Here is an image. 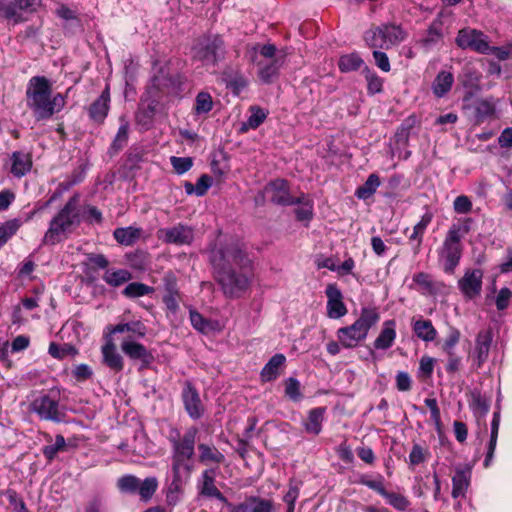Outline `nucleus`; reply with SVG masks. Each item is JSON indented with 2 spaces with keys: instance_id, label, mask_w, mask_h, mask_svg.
<instances>
[{
  "instance_id": "f257e3e1",
  "label": "nucleus",
  "mask_w": 512,
  "mask_h": 512,
  "mask_svg": "<svg viewBox=\"0 0 512 512\" xmlns=\"http://www.w3.org/2000/svg\"><path fill=\"white\" fill-rule=\"evenodd\" d=\"M197 434L198 429L195 426L189 427L184 434H181L177 428H172L169 432L168 440L171 444V469L173 473L166 494L169 505L178 503L183 486L193 471Z\"/></svg>"
},
{
  "instance_id": "f03ea898",
  "label": "nucleus",
  "mask_w": 512,
  "mask_h": 512,
  "mask_svg": "<svg viewBox=\"0 0 512 512\" xmlns=\"http://www.w3.org/2000/svg\"><path fill=\"white\" fill-rule=\"evenodd\" d=\"M51 93L52 85L46 77L34 76L29 80L26 102L37 121L51 118L64 107L63 96L58 93L52 97Z\"/></svg>"
},
{
  "instance_id": "7ed1b4c3",
  "label": "nucleus",
  "mask_w": 512,
  "mask_h": 512,
  "mask_svg": "<svg viewBox=\"0 0 512 512\" xmlns=\"http://www.w3.org/2000/svg\"><path fill=\"white\" fill-rule=\"evenodd\" d=\"M80 196L74 194L63 208L51 219L49 227L44 234V245H55L67 238L72 227L80 223L79 213Z\"/></svg>"
},
{
  "instance_id": "20e7f679",
  "label": "nucleus",
  "mask_w": 512,
  "mask_h": 512,
  "mask_svg": "<svg viewBox=\"0 0 512 512\" xmlns=\"http://www.w3.org/2000/svg\"><path fill=\"white\" fill-rule=\"evenodd\" d=\"M209 261L213 268L214 276L226 272V270L251 269L252 261L237 241L220 242L209 253Z\"/></svg>"
},
{
  "instance_id": "39448f33",
  "label": "nucleus",
  "mask_w": 512,
  "mask_h": 512,
  "mask_svg": "<svg viewBox=\"0 0 512 512\" xmlns=\"http://www.w3.org/2000/svg\"><path fill=\"white\" fill-rule=\"evenodd\" d=\"M470 222L471 220L467 219L463 225L452 224L438 250L439 258L443 262V270L447 274H453L460 263L463 252L461 241L470 231Z\"/></svg>"
},
{
  "instance_id": "423d86ee",
  "label": "nucleus",
  "mask_w": 512,
  "mask_h": 512,
  "mask_svg": "<svg viewBox=\"0 0 512 512\" xmlns=\"http://www.w3.org/2000/svg\"><path fill=\"white\" fill-rule=\"evenodd\" d=\"M379 319L380 315L376 308H362L359 318L352 325L337 330V338L341 346L355 348L366 339L370 328L375 326Z\"/></svg>"
},
{
  "instance_id": "0eeeda50",
  "label": "nucleus",
  "mask_w": 512,
  "mask_h": 512,
  "mask_svg": "<svg viewBox=\"0 0 512 512\" xmlns=\"http://www.w3.org/2000/svg\"><path fill=\"white\" fill-rule=\"evenodd\" d=\"M247 270L239 269L237 271L236 268H233L214 276L226 297L235 299L246 293L251 285V275L248 274Z\"/></svg>"
},
{
  "instance_id": "6e6552de",
  "label": "nucleus",
  "mask_w": 512,
  "mask_h": 512,
  "mask_svg": "<svg viewBox=\"0 0 512 512\" xmlns=\"http://www.w3.org/2000/svg\"><path fill=\"white\" fill-rule=\"evenodd\" d=\"M53 393V391L51 392ZM30 413L36 414L40 420L60 423L64 421L66 414L61 409L57 395L40 394L36 396L28 406Z\"/></svg>"
},
{
  "instance_id": "1a4fd4ad",
  "label": "nucleus",
  "mask_w": 512,
  "mask_h": 512,
  "mask_svg": "<svg viewBox=\"0 0 512 512\" xmlns=\"http://www.w3.org/2000/svg\"><path fill=\"white\" fill-rule=\"evenodd\" d=\"M406 33L397 25H381L366 32L365 40L372 47L389 48L405 39Z\"/></svg>"
},
{
  "instance_id": "9d476101",
  "label": "nucleus",
  "mask_w": 512,
  "mask_h": 512,
  "mask_svg": "<svg viewBox=\"0 0 512 512\" xmlns=\"http://www.w3.org/2000/svg\"><path fill=\"white\" fill-rule=\"evenodd\" d=\"M456 44L462 49H470L480 54H489L490 39L482 31L465 27L458 31Z\"/></svg>"
},
{
  "instance_id": "9b49d317",
  "label": "nucleus",
  "mask_w": 512,
  "mask_h": 512,
  "mask_svg": "<svg viewBox=\"0 0 512 512\" xmlns=\"http://www.w3.org/2000/svg\"><path fill=\"white\" fill-rule=\"evenodd\" d=\"M153 86L167 95H177L182 90L184 78L169 66H159L152 78Z\"/></svg>"
},
{
  "instance_id": "f8f14e48",
  "label": "nucleus",
  "mask_w": 512,
  "mask_h": 512,
  "mask_svg": "<svg viewBox=\"0 0 512 512\" xmlns=\"http://www.w3.org/2000/svg\"><path fill=\"white\" fill-rule=\"evenodd\" d=\"M157 237L166 244L190 245L194 240V230L190 226L179 223L173 227L159 229Z\"/></svg>"
},
{
  "instance_id": "ddd939ff",
  "label": "nucleus",
  "mask_w": 512,
  "mask_h": 512,
  "mask_svg": "<svg viewBox=\"0 0 512 512\" xmlns=\"http://www.w3.org/2000/svg\"><path fill=\"white\" fill-rule=\"evenodd\" d=\"M121 351L131 360L140 363V370L147 369L154 362V355L141 343L136 342L132 337L123 339Z\"/></svg>"
},
{
  "instance_id": "4468645a",
  "label": "nucleus",
  "mask_w": 512,
  "mask_h": 512,
  "mask_svg": "<svg viewBox=\"0 0 512 512\" xmlns=\"http://www.w3.org/2000/svg\"><path fill=\"white\" fill-rule=\"evenodd\" d=\"M264 192L275 205L288 206L301 203L300 198H294L290 195L288 183L284 179L271 181L265 186Z\"/></svg>"
},
{
  "instance_id": "2eb2a0df",
  "label": "nucleus",
  "mask_w": 512,
  "mask_h": 512,
  "mask_svg": "<svg viewBox=\"0 0 512 512\" xmlns=\"http://www.w3.org/2000/svg\"><path fill=\"white\" fill-rule=\"evenodd\" d=\"M182 402L185 411L193 420L200 419L205 413V406L202 403L197 389L191 382L186 381L181 393Z\"/></svg>"
},
{
  "instance_id": "dca6fc26",
  "label": "nucleus",
  "mask_w": 512,
  "mask_h": 512,
  "mask_svg": "<svg viewBox=\"0 0 512 512\" xmlns=\"http://www.w3.org/2000/svg\"><path fill=\"white\" fill-rule=\"evenodd\" d=\"M224 46L220 37L214 36L200 43L196 48L195 60L214 63L223 59Z\"/></svg>"
},
{
  "instance_id": "f3484780",
  "label": "nucleus",
  "mask_w": 512,
  "mask_h": 512,
  "mask_svg": "<svg viewBox=\"0 0 512 512\" xmlns=\"http://www.w3.org/2000/svg\"><path fill=\"white\" fill-rule=\"evenodd\" d=\"M483 271L481 269H467L458 280V288L466 299H474L482 291Z\"/></svg>"
},
{
  "instance_id": "a211bd4d",
  "label": "nucleus",
  "mask_w": 512,
  "mask_h": 512,
  "mask_svg": "<svg viewBox=\"0 0 512 512\" xmlns=\"http://www.w3.org/2000/svg\"><path fill=\"white\" fill-rule=\"evenodd\" d=\"M327 316L331 319H338L346 315L347 308L343 302V296L336 284H329L326 287Z\"/></svg>"
},
{
  "instance_id": "6ab92c4d",
  "label": "nucleus",
  "mask_w": 512,
  "mask_h": 512,
  "mask_svg": "<svg viewBox=\"0 0 512 512\" xmlns=\"http://www.w3.org/2000/svg\"><path fill=\"white\" fill-rule=\"evenodd\" d=\"M110 103V90L106 86L101 95L89 106L88 114L92 121L101 124L108 115Z\"/></svg>"
},
{
  "instance_id": "aec40b11",
  "label": "nucleus",
  "mask_w": 512,
  "mask_h": 512,
  "mask_svg": "<svg viewBox=\"0 0 512 512\" xmlns=\"http://www.w3.org/2000/svg\"><path fill=\"white\" fill-rule=\"evenodd\" d=\"M217 80L225 84L234 95H239L248 86L247 79L239 71L230 68L219 73Z\"/></svg>"
},
{
  "instance_id": "412c9836",
  "label": "nucleus",
  "mask_w": 512,
  "mask_h": 512,
  "mask_svg": "<svg viewBox=\"0 0 512 512\" xmlns=\"http://www.w3.org/2000/svg\"><path fill=\"white\" fill-rule=\"evenodd\" d=\"M492 343V334L489 330L480 331L476 337V345L473 354V360L476 367L480 368L488 359L489 351Z\"/></svg>"
},
{
  "instance_id": "4be33fe9",
  "label": "nucleus",
  "mask_w": 512,
  "mask_h": 512,
  "mask_svg": "<svg viewBox=\"0 0 512 512\" xmlns=\"http://www.w3.org/2000/svg\"><path fill=\"white\" fill-rule=\"evenodd\" d=\"M234 510L242 512H272L274 510V503L270 499L259 496H248Z\"/></svg>"
},
{
  "instance_id": "5701e85b",
  "label": "nucleus",
  "mask_w": 512,
  "mask_h": 512,
  "mask_svg": "<svg viewBox=\"0 0 512 512\" xmlns=\"http://www.w3.org/2000/svg\"><path fill=\"white\" fill-rule=\"evenodd\" d=\"M215 470L206 469L202 473V483L200 493L206 497H214L222 503H227V498L215 486Z\"/></svg>"
},
{
  "instance_id": "b1692460",
  "label": "nucleus",
  "mask_w": 512,
  "mask_h": 512,
  "mask_svg": "<svg viewBox=\"0 0 512 512\" xmlns=\"http://www.w3.org/2000/svg\"><path fill=\"white\" fill-rule=\"evenodd\" d=\"M471 470L469 468L456 469L455 475L452 477V497H465L470 485Z\"/></svg>"
},
{
  "instance_id": "393cba45",
  "label": "nucleus",
  "mask_w": 512,
  "mask_h": 512,
  "mask_svg": "<svg viewBox=\"0 0 512 512\" xmlns=\"http://www.w3.org/2000/svg\"><path fill=\"white\" fill-rule=\"evenodd\" d=\"M256 53L263 56L266 60H271L275 63H283L290 61L288 58L289 52L287 48L278 49L274 44L267 43L265 45H257L254 47Z\"/></svg>"
},
{
  "instance_id": "a878e982",
  "label": "nucleus",
  "mask_w": 512,
  "mask_h": 512,
  "mask_svg": "<svg viewBox=\"0 0 512 512\" xmlns=\"http://www.w3.org/2000/svg\"><path fill=\"white\" fill-rule=\"evenodd\" d=\"M395 326L394 320H387L383 323L382 330L373 344L375 349L386 350L393 345L396 338Z\"/></svg>"
},
{
  "instance_id": "bb28decb",
  "label": "nucleus",
  "mask_w": 512,
  "mask_h": 512,
  "mask_svg": "<svg viewBox=\"0 0 512 512\" xmlns=\"http://www.w3.org/2000/svg\"><path fill=\"white\" fill-rule=\"evenodd\" d=\"M103 362L113 371L120 372L123 370V358L117 352L115 344L109 340L102 347Z\"/></svg>"
},
{
  "instance_id": "cd10ccee",
  "label": "nucleus",
  "mask_w": 512,
  "mask_h": 512,
  "mask_svg": "<svg viewBox=\"0 0 512 512\" xmlns=\"http://www.w3.org/2000/svg\"><path fill=\"white\" fill-rule=\"evenodd\" d=\"M11 169L10 172L13 174V176L17 178H21L25 176L32 167V160L31 157L21 151H15L11 155Z\"/></svg>"
},
{
  "instance_id": "c85d7f7f",
  "label": "nucleus",
  "mask_w": 512,
  "mask_h": 512,
  "mask_svg": "<svg viewBox=\"0 0 512 512\" xmlns=\"http://www.w3.org/2000/svg\"><path fill=\"white\" fill-rule=\"evenodd\" d=\"M434 215L431 211L427 210L421 217L420 221L413 227V231L411 235L409 236V240L411 242H416V246L414 249L415 253H418L420 251L422 242H423V236L427 229V227L432 222Z\"/></svg>"
},
{
  "instance_id": "c756f323",
  "label": "nucleus",
  "mask_w": 512,
  "mask_h": 512,
  "mask_svg": "<svg viewBox=\"0 0 512 512\" xmlns=\"http://www.w3.org/2000/svg\"><path fill=\"white\" fill-rule=\"evenodd\" d=\"M198 452L199 461L203 464H221L225 460L224 454L213 444L199 443Z\"/></svg>"
},
{
  "instance_id": "7c9ffc66",
  "label": "nucleus",
  "mask_w": 512,
  "mask_h": 512,
  "mask_svg": "<svg viewBox=\"0 0 512 512\" xmlns=\"http://www.w3.org/2000/svg\"><path fill=\"white\" fill-rule=\"evenodd\" d=\"M454 82L452 73L441 71L435 78L432 84V90L436 97L441 98L446 95Z\"/></svg>"
},
{
  "instance_id": "2f4dec72",
  "label": "nucleus",
  "mask_w": 512,
  "mask_h": 512,
  "mask_svg": "<svg viewBox=\"0 0 512 512\" xmlns=\"http://www.w3.org/2000/svg\"><path fill=\"white\" fill-rule=\"evenodd\" d=\"M325 408L318 407L309 411L308 418L304 423L307 433L318 435L322 430Z\"/></svg>"
},
{
  "instance_id": "473e14b6",
  "label": "nucleus",
  "mask_w": 512,
  "mask_h": 512,
  "mask_svg": "<svg viewBox=\"0 0 512 512\" xmlns=\"http://www.w3.org/2000/svg\"><path fill=\"white\" fill-rule=\"evenodd\" d=\"M499 425H500V413L494 412L493 419L491 422L490 440L488 443L487 453H486V457L484 460L485 467H489L493 460L494 452H495L496 444H497V439H498Z\"/></svg>"
},
{
  "instance_id": "72a5a7b5",
  "label": "nucleus",
  "mask_w": 512,
  "mask_h": 512,
  "mask_svg": "<svg viewBox=\"0 0 512 512\" xmlns=\"http://www.w3.org/2000/svg\"><path fill=\"white\" fill-rule=\"evenodd\" d=\"M141 232L142 230L140 228L129 226L116 228L113 232V236L118 243L129 246L140 238Z\"/></svg>"
},
{
  "instance_id": "f704fd0d",
  "label": "nucleus",
  "mask_w": 512,
  "mask_h": 512,
  "mask_svg": "<svg viewBox=\"0 0 512 512\" xmlns=\"http://www.w3.org/2000/svg\"><path fill=\"white\" fill-rule=\"evenodd\" d=\"M286 358L283 354H275L261 371L263 381L275 380L279 374V368L284 364Z\"/></svg>"
},
{
  "instance_id": "c9c22d12",
  "label": "nucleus",
  "mask_w": 512,
  "mask_h": 512,
  "mask_svg": "<svg viewBox=\"0 0 512 512\" xmlns=\"http://www.w3.org/2000/svg\"><path fill=\"white\" fill-rule=\"evenodd\" d=\"M129 332L131 335L128 337L143 338L146 335L147 329L145 325L140 321H133L128 323H120L113 327L111 333H124Z\"/></svg>"
},
{
  "instance_id": "e433bc0d",
  "label": "nucleus",
  "mask_w": 512,
  "mask_h": 512,
  "mask_svg": "<svg viewBox=\"0 0 512 512\" xmlns=\"http://www.w3.org/2000/svg\"><path fill=\"white\" fill-rule=\"evenodd\" d=\"M413 331L418 338L426 342L433 341L437 336V331L430 320L415 321Z\"/></svg>"
},
{
  "instance_id": "4c0bfd02",
  "label": "nucleus",
  "mask_w": 512,
  "mask_h": 512,
  "mask_svg": "<svg viewBox=\"0 0 512 512\" xmlns=\"http://www.w3.org/2000/svg\"><path fill=\"white\" fill-rule=\"evenodd\" d=\"M132 279V274L126 269L106 270L103 280L112 287H119Z\"/></svg>"
},
{
  "instance_id": "58836bf2",
  "label": "nucleus",
  "mask_w": 512,
  "mask_h": 512,
  "mask_svg": "<svg viewBox=\"0 0 512 512\" xmlns=\"http://www.w3.org/2000/svg\"><path fill=\"white\" fill-rule=\"evenodd\" d=\"M470 397L469 405L474 414L479 417H484L489 411L490 401L477 390L472 391Z\"/></svg>"
},
{
  "instance_id": "ea45409f",
  "label": "nucleus",
  "mask_w": 512,
  "mask_h": 512,
  "mask_svg": "<svg viewBox=\"0 0 512 512\" xmlns=\"http://www.w3.org/2000/svg\"><path fill=\"white\" fill-rule=\"evenodd\" d=\"M380 186V178L377 174H370L365 183L358 187L355 196L359 199L366 200L370 198Z\"/></svg>"
},
{
  "instance_id": "a19ab883",
  "label": "nucleus",
  "mask_w": 512,
  "mask_h": 512,
  "mask_svg": "<svg viewBox=\"0 0 512 512\" xmlns=\"http://www.w3.org/2000/svg\"><path fill=\"white\" fill-rule=\"evenodd\" d=\"M480 79V75L470 69H467L466 72L461 76V82L463 86L469 89V92L463 99L465 102L468 101L475 92L480 90Z\"/></svg>"
},
{
  "instance_id": "79ce46f5",
  "label": "nucleus",
  "mask_w": 512,
  "mask_h": 512,
  "mask_svg": "<svg viewBox=\"0 0 512 512\" xmlns=\"http://www.w3.org/2000/svg\"><path fill=\"white\" fill-rule=\"evenodd\" d=\"M125 259L128 266L135 270H146L149 265V255L147 252L142 250L127 253L125 255Z\"/></svg>"
},
{
  "instance_id": "37998d69",
  "label": "nucleus",
  "mask_w": 512,
  "mask_h": 512,
  "mask_svg": "<svg viewBox=\"0 0 512 512\" xmlns=\"http://www.w3.org/2000/svg\"><path fill=\"white\" fill-rule=\"evenodd\" d=\"M158 488V480L156 477H147L143 481L140 480L137 494L144 502H148Z\"/></svg>"
},
{
  "instance_id": "c03bdc74",
  "label": "nucleus",
  "mask_w": 512,
  "mask_h": 512,
  "mask_svg": "<svg viewBox=\"0 0 512 512\" xmlns=\"http://www.w3.org/2000/svg\"><path fill=\"white\" fill-rule=\"evenodd\" d=\"M154 292V288L140 282L129 283L122 294L127 298H138Z\"/></svg>"
},
{
  "instance_id": "a18cd8bd",
  "label": "nucleus",
  "mask_w": 512,
  "mask_h": 512,
  "mask_svg": "<svg viewBox=\"0 0 512 512\" xmlns=\"http://www.w3.org/2000/svg\"><path fill=\"white\" fill-rule=\"evenodd\" d=\"M48 352L53 358L59 360L64 359L67 356L74 357L78 354V350L73 345L67 343L58 345L55 342H51L49 344Z\"/></svg>"
},
{
  "instance_id": "49530a36",
  "label": "nucleus",
  "mask_w": 512,
  "mask_h": 512,
  "mask_svg": "<svg viewBox=\"0 0 512 512\" xmlns=\"http://www.w3.org/2000/svg\"><path fill=\"white\" fill-rule=\"evenodd\" d=\"M474 117L477 123L483 122L486 118L494 114V106L487 100H477L473 104Z\"/></svg>"
},
{
  "instance_id": "de8ad7c7",
  "label": "nucleus",
  "mask_w": 512,
  "mask_h": 512,
  "mask_svg": "<svg viewBox=\"0 0 512 512\" xmlns=\"http://www.w3.org/2000/svg\"><path fill=\"white\" fill-rule=\"evenodd\" d=\"M22 222L19 219H10L0 225V248L18 231Z\"/></svg>"
},
{
  "instance_id": "09e8293b",
  "label": "nucleus",
  "mask_w": 512,
  "mask_h": 512,
  "mask_svg": "<svg viewBox=\"0 0 512 512\" xmlns=\"http://www.w3.org/2000/svg\"><path fill=\"white\" fill-rule=\"evenodd\" d=\"M140 479L132 474H126L117 480V488L122 493L136 494Z\"/></svg>"
},
{
  "instance_id": "8fccbe9b",
  "label": "nucleus",
  "mask_w": 512,
  "mask_h": 512,
  "mask_svg": "<svg viewBox=\"0 0 512 512\" xmlns=\"http://www.w3.org/2000/svg\"><path fill=\"white\" fill-rule=\"evenodd\" d=\"M364 77L367 81L368 93L374 95L382 91L383 80L375 72L370 70L367 66L363 70Z\"/></svg>"
},
{
  "instance_id": "3c124183",
  "label": "nucleus",
  "mask_w": 512,
  "mask_h": 512,
  "mask_svg": "<svg viewBox=\"0 0 512 512\" xmlns=\"http://www.w3.org/2000/svg\"><path fill=\"white\" fill-rule=\"evenodd\" d=\"M213 108V100L208 92H199L195 99L194 112L197 115L206 114Z\"/></svg>"
},
{
  "instance_id": "603ef678",
  "label": "nucleus",
  "mask_w": 512,
  "mask_h": 512,
  "mask_svg": "<svg viewBox=\"0 0 512 512\" xmlns=\"http://www.w3.org/2000/svg\"><path fill=\"white\" fill-rule=\"evenodd\" d=\"M66 447L65 438L58 434L55 437V443L51 445H46L42 449V453L48 461H52L58 452L63 451Z\"/></svg>"
},
{
  "instance_id": "864d4df0",
  "label": "nucleus",
  "mask_w": 512,
  "mask_h": 512,
  "mask_svg": "<svg viewBox=\"0 0 512 512\" xmlns=\"http://www.w3.org/2000/svg\"><path fill=\"white\" fill-rule=\"evenodd\" d=\"M128 133H129V124L128 122H123L117 131V134L111 144V149L114 152L120 151L128 140Z\"/></svg>"
},
{
  "instance_id": "5fc2aeb1",
  "label": "nucleus",
  "mask_w": 512,
  "mask_h": 512,
  "mask_svg": "<svg viewBox=\"0 0 512 512\" xmlns=\"http://www.w3.org/2000/svg\"><path fill=\"white\" fill-rule=\"evenodd\" d=\"M285 395L294 402L301 400L300 382L296 378L290 377L285 381Z\"/></svg>"
},
{
  "instance_id": "6e6d98bb",
  "label": "nucleus",
  "mask_w": 512,
  "mask_h": 512,
  "mask_svg": "<svg viewBox=\"0 0 512 512\" xmlns=\"http://www.w3.org/2000/svg\"><path fill=\"white\" fill-rule=\"evenodd\" d=\"M257 75L261 83L271 84L278 78L279 70L277 66H261Z\"/></svg>"
},
{
  "instance_id": "4d7b16f0",
  "label": "nucleus",
  "mask_w": 512,
  "mask_h": 512,
  "mask_svg": "<svg viewBox=\"0 0 512 512\" xmlns=\"http://www.w3.org/2000/svg\"><path fill=\"white\" fill-rule=\"evenodd\" d=\"M384 498L392 507L398 511H405L410 504L405 496L398 493L387 492Z\"/></svg>"
},
{
  "instance_id": "13d9d810",
  "label": "nucleus",
  "mask_w": 512,
  "mask_h": 512,
  "mask_svg": "<svg viewBox=\"0 0 512 512\" xmlns=\"http://www.w3.org/2000/svg\"><path fill=\"white\" fill-rule=\"evenodd\" d=\"M170 162L175 172L179 175H182L189 171L193 165V160L191 157L172 156L170 158Z\"/></svg>"
},
{
  "instance_id": "bf43d9fd",
  "label": "nucleus",
  "mask_w": 512,
  "mask_h": 512,
  "mask_svg": "<svg viewBox=\"0 0 512 512\" xmlns=\"http://www.w3.org/2000/svg\"><path fill=\"white\" fill-rule=\"evenodd\" d=\"M190 321L192 326L202 333H206L211 329V322L195 310H190Z\"/></svg>"
},
{
  "instance_id": "052dcab7",
  "label": "nucleus",
  "mask_w": 512,
  "mask_h": 512,
  "mask_svg": "<svg viewBox=\"0 0 512 512\" xmlns=\"http://www.w3.org/2000/svg\"><path fill=\"white\" fill-rule=\"evenodd\" d=\"M267 114L268 113L264 109L258 106H252L251 115L247 120L248 126L252 129L258 128L266 119Z\"/></svg>"
},
{
  "instance_id": "680f3d73",
  "label": "nucleus",
  "mask_w": 512,
  "mask_h": 512,
  "mask_svg": "<svg viewBox=\"0 0 512 512\" xmlns=\"http://www.w3.org/2000/svg\"><path fill=\"white\" fill-rule=\"evenodd\" d=\"M490 55H493L499 61H506L512 58V44L508 43L501 47L490 45Z\"/></svg>"
},
{
  "instance_id": "e2e57ef3",
  "label": "nucleus",
  "mask_w": 512,
  "mask_h": 512,
  "mask_svg": "<svg viewBox=\"0 0 512 512\" xmlns=\"http://www.w3.org/2000/svg\"><path fill=\"white\" fill-rule=\"evenodd\" d=\"M163 287L165 294L180 293L177 285V277L172 271L165 273L163 277Z\"/></svg>"
},
{
  "instance_id": "0e129e2a",
  "label": "nucleus",
  "mask_w": 512,
  "mask_h": 512,
  "mask_svg": "<svg viewBox=\"0 0 512 512\" xmlns=\"http://www.w3.org/2000/svg\"><path fill=\"white\" fill-rule=\"evenodd\" d=\"M453 208L458 214H466L472 210V202L467 196L460 195L455 198Z\"/></svg>"
},
{
  "instance_id": "69168bd1",
  "label": "nucleus",
  "mask_w": 512,
  "mask_h": 512,
  "mask_svg": "<svg viewBox=\"0 0 512 512\" xmlns=\"http://www.w3.org/2000/svg\"><path fill=\"white\" fill-rule=\"evenodd\" d=\"M459 340H460L459 330H457L455 328L450 329L449 335L445 339L443 346H442L445 353L452 354V352H454V347L459 342Z\"/></svg>"
},
{
  "instance_id": "338daca9",
  "label": "nucleus",
  "mask_w": 512,
  "mask_h": 512,
  "mask_svg": "<svg viewBox=\"0 0 512 512\" xmlns=\"http://www.w3.org/2000/svg\"><path fill=\"white\" fill-rule=\"evenodd\" d=\"M426 459V451L419 445L415 444L409 454V463L412 466L423 463Z\"/></svg>"
},
{
  "instance_id": "774afa93",
  "label": "nucleus",
  "mask_w": 512,
  "mask_h": 512,
  "mask_svg": "<svg viewBox=\"0 0 512 512\" xmlns=\"http://www.w3.org/2000/svg\"><path fill=\"white\" fill-rule=\"evenodd\" d=\"M512 296V292L509 288H501L496 297V307L498 310H505L509 306V301Z\"/></svg>"
}]
</instances>
